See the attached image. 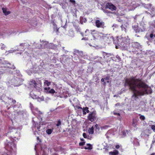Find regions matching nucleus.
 Segmentation results:
<instances>
[{
  "label": "nucleus",
  "mask_w": 155,
  "mask_h": 155,
  "mask_svg": "<svg viewBox=\"0 0 155 155\" xmlns=\"http://www.w3.org/2000/svg\"><path fill=\"white\" fill-rule=\"evenodd\" d=\"M53 129H48L46 130V132L48 134H50L53 131Z\"/></svg>",
  "instance_id": "dca6fc26"
},
{
  "label": "nucleus",
  "mask_w": 155,
  "mask_h": 155,
  "mask_svg": "<svg viewBox=\"0 0 155 155\" xmlns=\"http://www.w3.org/2000/svg\"><path fill=\"white\" fill-rule=\"evenodd\" d=\"M35 127H36L37 129V130H38V131H39L41 130V126L40 124H38V123H37V124H36Z\"/></svg>",
  "instance_id": "f3484780"
},
{
  "label": "nucleus",
  "mask_w": 155,
  "mask_h": 155,
  "mask_svg": "<svg viewBox=\"0 0 155 155\" xmlns=\"http://www.w3.org/2000/svg\"><path fill=\"white\" fill-rule=\"evenodd\" d=\"M8 100L7 102H6L5 104H8V106H9V107H13L14 108H16L17 106L16 104L14 105H13L16 103V101L13 99L9 98L8 97Z\"/></svg>",
  "instance_id": "39448f33"
},
{
  "label": "nucleus",
  "mask_w": 155,
  "mask_h": 155,
  "mask_svg": "<svg viewBox=\"0 0 155 155\" xmlns=\"http://www.w3.org/2000/svg\"><path fill=\"white\" fill-rule=\"evenodd\" d=\"M124 86L129 87V90H131L133 94L132 97L135 100L138 98V96L143 95L144 94H151L152 90L151 88L148 91V86L141 78H137L136 76H132L130 78L125 79Z\"/></svg>",
  "instance_id": "f257e3e1"
},
{
  "label": "nucleus",
  "mask_w": 155,
  "mask_h": 155,
  "mask_svg": "<svg viewBox=\"0 0 155 155\" xmlns=\"http://www.w3.org/2000/svg\"><path fill=\"white\" fill-rule=\"evenodd\" d=\"M78 108V109H82V108H82L81 107H80L79 106Z\"/></svg>",
  "instance_id": "79ce46f5"
},
{
  "label": "nucleus",
  "mask_w": 155,
  "mask_h": 155,
  "mask_svg": "<svg viewBox=\"0 0 155 155\" xmlns=\"http://www.w3.org/2000/svg\"><path fill=\"white\" fill-rule=\"evenodd\" d=\"M58 31V29H57V31Z\"/></svg>",
  "instance_id": "3c124183"
},
{
  "label": "nucleus",
  "mask_w": 155,
  "mask_h": 155,
  "mask_svg": "<svg viewBox=\"0 0 155 155\" xmlns=\"http://www.w3.org/2000/svg\"><path fill=\"white\" fill-rule=\"evenodd\" d=\"M81 40H84L85 41H87L88 40V38H83L81 39Z\"/></svg>",
  "instance_id": "7c9ffc66"
},
{
  "label": "nucleus",
  "mask_w": 155,
  "mask_h": 155,
  "mask_svg": "<svg viewBox=\"0 0 155 155\" xmlns=\"http://www.w3.org/2000/svg\"><path fill=\"white\" fill-rule=\"evenodd\" d=\"M105 6L106 8H108L111 11H114L117 9V7L113 4L110 2L107 3Z\"/></svg>",
  "instance_id": "6e6552de"
},
{
  "label": "nucleus",
  "mask_w": 155,
  "mask_h": 155,
  "mask_svg": "<svg viewBox=\"0 0 155 155\" xmlns=\"http://www.w3.org/2000/svg\"><path fill=\"white\" fill-rule=\"evenodd\" d=\"M25 43H21L20 44V46H22V47H24L25 46Z\"/></svg>",
  "instance_id": "72a5a7b5"
},
{
  "label": "nucleus",
  "mask_w": 155,
  "mask_h": 155,
  "mask_svg": "<svg viewBox=\"0 0 155 155\" xmlns=\"http://www.w3.org/2000/svg\"><path fill=\"white\" fill-rule=\"evenodd\" d=\"M153 36L155 37V34L153 35Z\"/></svg>",
  "instance_id": "8fccbe9b"
},
{
  "label": "nucleus",
  "mask_w": 155,
  "mask_h": 155,
  "mask_svg": "<svg viewBox=\"0 0 155 155\" xmlns=\"http://www.w3.org/2000/svg\"><path fill=\"white\" fill-rule=\"evenodd\" d=\"M104 12L105 13H113V12L110 11H108V10H106L105 11H104Z\"/></svg>",
  "instance_id": "c85d7f7f"
},
{
  "label": "nucleus",
  "mask_w": 155,
  "mask_h": 155,
  "mask_svg": "<svg viewBox=\"0 0 155 155\" xmlns=\"http://www.w3.org/2000/svg\"><path fill=\"white\" fill-rule=\"evenodd\" d=\"M139 116H140V119H141V120H144L145 119V117L144 116L141 115L140 114H139Z\"/></svg>",
  "instance_id": "4be33fe9"
},
{
  "label": "nucleus",
  "mask_w": 155,
  "mask_h": 155,
  "mask_svg": "<svg viewBox=\"0 0 155 155\" xmlns=\"http://www.w3.org/2000/svg\"><path fill=\"white\" fill-rule=\"evenodd\" d=\"M88 132L90 134H93L94 133V128L93 127L89 128L88 130Z\"/></svg>",
  "instance_id": "2eb2a0df"
},
{
  "label": "nucleus",
  "mask_w": 155,
  "mask_h": 155,
  "mask_svg": "<svg viewBox=\"0 0 155 155\" xmlns=\"http://www.w3.org/2000/svg\"><path fill=\"white\" fill-rule=\"evenodd\" d=\"M8 134H11V133H11V132H8Z\"/></svg>",
  "instance_id": "49530a36"
},
{
  "label": "nucleus",
  "mask_w": 155,
  "mask_h": 155,
  "mask_svg": "<svg viewBox=\"0 0 155 155\" xmlns=\"http://www.w3.org/2000/svg\"><path fill=\"white\" fill-rule=\"evenodd\" d=\"M82 110L84 115H85L87 113H89L90 112V111L88 110V108L87 107H83L82 108Z\"/></svg>",
  "instance_id": "1a4fd4ad"
},
{
  "label": "nucleus",
  "mask_w": 155,
  "mask_h": 155,
  "mask_svg": "<svg viewBox=\"0 0 155 155\" xmlns=\"http://www.w3.org/2000/svg\"><path fill=\"white\" fill-rule=\"evenodd\" d=\"M136 44H138V43H136Z\"/></svg>",
  "instance_id": "5fc2aeb1"
},
{
  "label": "nucleus",
  "mask_w": 155,
  "mask_h": 155,
  "mask_svg": "<svg viewBox=\"0 0 155 155\" xmlns=\"http://www.w3.org/2000/svg\"><path fill=\"white\" fill-rule=\"evenodd\" d=\"M2 10L3 11V13H4L5 15H8V14L10 13V12L9 11H7V9L6 8H2Z\"/></svg>",
  "instance_id": "9d476101"
},
{
  "label": "nucleus",
  "mask_w": 155,
  "mask_h": 155,
  "mask_svg": "<svg viewBox=\"0 0 155 155\" xmlns=\"http://www.w3.org/2000/svg\"><path fill=\"white\" fill-rule=\"evenodd\" d=\"M151 129L153 130V131L155 132V125H152L151 127Z\"/></svg>",
  "instance_id": "cd10ccee"
},
{
  "label": "nucleus",
  "mask_w": 155,
  "mask_h": 155,
  "mask_svg": "<svg viewBox=\"0 0 155 155\" xmlns=\"http://www.w3.org/2000/svg\"><path fill=\"white\" fill-rule=\"evenodd\" d=\"M57 124H56V126L57 127H58L61 125V120L59 119L57 121Z\"/></svg>",
  "instance_id": "aec40b11"
},
{
  "label": "nucleus",
  "mask_w": 155,
  "mask_h": 155,
  "mask_svg": "<svg viewBox=\"0 0 155 155\" xmlns=\"http://www.w3.org/2000/svg\"><path fill=\"white\" fill-rule=\"evenodd\" d=\"M44 90L45 91H46L47 93H48V91L50 90V87H48V88L45 87L44 88Z\"/></svg>",
  "instance_id": "b1692460"
},
{
  "label": "nucleus",
  "mask_w": 155,
  "mask_h": 155,
  "mask_svg": "<svg viewBox=\"0 0 155 155\" xmlns=\"http://www.w3.org/2000/svg\"><path fill=\"white\" fill-rule=\"evenodd\" d=\"M70 2L72 3L73 4H74L75 3V1L74 0H70Z\"/></svg>",
  "instance_id": "473e14b6"
},
{
  "label": "nucleus",
  "mask_w": 155,
  "mask_h": 155,
  "mask_svg": "<svg viewBox=\"0 0 155 155\" xmlns=\"http://www.w3.org/2000/svg\"><path fill=\"white\" fill-rule=\"evenodd\" d=\"M91 33L94 38L96 39L100 38L101 35H103L102 33L99 32L95 30H91Z\"/></svg>",
  "instance_id": "20e7f679"
},
{
  "label": "nucleus",
  "mask_w": 155,
  "mask_h": 155,
  "mask_svg": "<svg viewBox=\"0 0 155 155\" xmlns=\"http://www.w3.org/2000/svg\"><path fill=\"white\" fill-rule=\"evenodd\" d=\"M85 143V142H81L79 143V146H83L84 145Z\"/></svg>",
  "instance_id": "393cba45"
},
{
  "label": "nucleus",
  "mask_w": 155,
  "mask_h": 155,
  "mask_svg": "<svg viewBox=\"0 0 155 155\" xmlns=\"http://www.w3.org/2000/svg\"><path fill=\"white\" fill-rule=\"evenodd\" d=\"M44 83L47 85V86H49L51 85L50 82H49L48 80H45Z\"/></svg>",
  "instance_id": "412c9836"
},
{
  "label": "nucleus",
  "mask_w": 155,
  "mask_h": 155,
  "mask_svg": "<svg viewBox=\"0 0 155 155\" xmlns=\"http://www.w3.org/2000/svg\"><path fill=\"white\" fill-rule=\"evenodd\" d=\"M17 134V132H16L15 134Z\"/></svg>",
  "instance_id": "4d7b16f0"
},
{
  "label": "nucleus",
  "mask_w": 155,
  "mask_h": 155,
  "mask_svg": "<svg viewBox=\"0 0 155 155\" xmlns=\"http://www.w3.org/2000/svg\"><path fill=\"white\" fill-rule=\"evenodd\" d=\"M1 49H3V47H1Z\"/></svg>",
  "instance_id": "a18cd8bd"
},
{
  "label": "nucleus",
  "mask_w": 155,
  "mask_h": 155,
  "mask_svg": "<svg viewBox=\"0 0 155 155\" xmlns=\"http://www.w3.org/2000/svg\"><path fill=\"white\" fill-rule=\"evenodd\" d=\"M17 104L18 105V108L19 107L21 106V104H20L19 103H17V104Z\"/></svg>",
  "instance_id": "58836bf2"
},
{
  "label": "nucleus",
  "mask_w": 155,
  "mask_h": 155,
  "mask_svg": "<svg viewBox=\"0 0 155 155\" xmlns=\"http://www.w3.org/2000/svg\"><path fill=\"white\" fill-rule=\"evenodd\" d=\"M38 139H39V137H37V139L38 140Z\"/></svg>",
  "instance_id": "09e8293b"
},
{
  "label": "nucleus",
  "mask_w": 155,
  "mask_h": 155,
  "mask_svg": "<svg viewBox=\"0 0 155 155\" xmlns=\"http://www.w3.org/2000/svg\"><path fill=\"white\" fill-rule=\"evenodd\" d=\"M95 127L97 129H98V130H99L100 129V127L98 125L96 124L95 125Z\"/></svg>",
  "instance_id": "bb28decb"
},
{
  "label": "nucleus",
  "mask_w": 155,
  "mask_h": 155,
  "mask_svg": "<svg viewBox=\"0 0 155 155\" xmlns=\"http://www.w3.org/2000/svg\"><path fill=\"white\" fill-rule=\"evenodd\" d=\"M7 66L8 67L11 68L10 66H9V65H10V63H7Z\"/></svg>",
  "instance_id": "4c0bfd02"
},
{
  "label": "nucleus",
  "mask_w": 155,
  "mask_h": 155,
  "mask_svg": "<svg viewBox=\"0 0 155 155\" xmlns=\"http://www.w3.org/2000/svg\"><path fill=\"white\" fill-rule=\"evenodd\" d=\"M83 136L85 138H87V139H89L90 138V136L88 135H87L85 133H83Z\"/></svg>",
  "instance_id": "a211bd4d"
},
{
  "label": "nucleus",
  "mask_w": 155,
  "mask_h": 155,
  "mask_svg": "<svg viewBox=\"0 0 155 155\" xmlns=\"http://www.w3.org/2000/svg\"><path fill=\"white\" fill-rule=\"evenodd\" d=\"M127 132V130H124L122 131V135L124 137H125L126 136Z\"/></svg>",
  "instance_id": "5701e85b"
},
{
  "label": "nucleus",
  "mask_w": 155,
  "mask_h": 155,
  "mask_svg": "<svg viewBox=\"0 0 155 155\" xmlns=\"http://www.w3.org/2000/svg\"><path fill=\"white\" fill-rule=\"evenodd\" d=\"M104 55L107 56V57H109L111 55V54L110 53H104Z\"/></svg>",
  "instance_id": "a878e982"
},
{
  "label": "nucleus",
  "mask_w": 155,
  "mask_h": 155,
  "mask_svg": "<svg viewBox=\"0 0 155 155\" xmlns=\"http://www.w3.org/2000/svg\"><path fill=\"white\" fill-rule=\"evenodd\" d=\"M114 115H117L118 116H120V114L119 113H117L116 112H114Z\"/></svg>",
  "instance_id": "2f4dec72"
},
{
  "label": "nucleus",
  "mask_w": 155,
  "mask_h": 155,
  "mask_svg": "<svg viewBox=\"0 0 155 155\" xmlns=\"http://www.w3.org/2000/svg\"><path fill=\"white\" fill-rule=\"evenodd\" d=\"M115 147L117 149H119L120 147V146L118 145H116L115 146Z\"/></svg>",
  "instance_id": "c9c22d12"
},
{
  "label": "nucleus",
  "mask_w": 155,
  "mask_h": 155,
  "mask_svg": "<svg viewBox=\"0 0 155 155\" xmlns=\"http://www.w3.org/2000/svg\"><path fill=\"white\" fill-rule=\"evenodd\" d=\"M55 92V90L53 89H51L48 91V93L49 94H54Z\"/></svg>",
  "instance_id": "6ab92c4d"
},
{
  "label": "nucleus",
  "mask_w": 155,
  "mask_h": 155,
  "mask_svg": "<svg viewBox=\"0 0 155 155\" xmlns=\"http://www.w3.org/2000/svg\"><path fill=\"white\" fill-rule=\"evenodd\" d=\"M137 120L136 119L134 118L132 120V125L134 127H137Z\"/></svg>",
  "instance_id": "9b49d317"
},
{
  "label": "nucleus",
  "mask_w": 155,
  "mask_h": 155,
  "mask_svg": "<svg viewBox=\"0 0 155 155\" xmlns=\"http://www.w3.org/2000/svg\"><path fill=\"white\" fill-rule=\"evenodd\" d=\"M154 154H155V153H152L151 155H154Z\"/></svg>",
  "instance_id": "de8ad7c7"
},
{
  "label": "nucleus",
  "mask_w": 155,
  "mask_h": 155,
  "mask_svg": "<svg viewBox=\"0 0 155 155\" xmlns=\"http://www.w3.org/2000/svg\"><path fill=\"white\" fill-rule=\"evenodd\" d=\"M133 28L136 33H139L144 31L146 29L145 25L140 23L139 25L137 24L133 26Z\"/></svg>",
  "instance_id": "7ed1b4c3"
},
{
  "label": "nucleus",
  "mask_w": 155,
  "mask_h": 155,
  "mask_svg": "<svg viewBox=\"0 0 155 155\" xmlns=\"http://www.w3.org/2000/svg\"><path fill=\"white\" fill-rule=\"evenodd\" d=\"M121 30L122 31H124L125 32H127V27L125 25V24L122 25L121 26Z\"/></svg>",
  "instance_id": "4468645a"
},
{
  "label": "nucleus",
  "mask_w": 155,
  "mask_h": 155,
  "mask_svg": "<svg viewBox=\"0 0 155 155\" xmlns=\"http://www.w3.org/2000/svg\"><path fill=\"white\" fill-rule=\"evenodd\" d=\"M80 34H81V35H82V37H84V34L82 32H80Z\"/></svg>",
  "instance_id": "a19ab883"
},
{
  "label": "nucleus",
  "mask_w": 155,
  "mask_h": 155,
  "mask_svg": "<svg viewBox=\"0 0 155 155\" xmlns=\"http://www.w3.org/2000/svg\"><path fill=\"white\" fill-rule=\"evenodd\" d=\"M81 141H84V139H81Z\"/></svg>",
  "instance_id": "c03bdc74"
},
{
  "label": "nucleus",
  "mask_w": 155,
  "mask_h": 155,
  "mask_svg": "<svg viewBox=\"0 0 155 155\" xmlns=\"http://www.w3.org/2000/svg\"><path fill=\"white\" fill-rule=\"evenodd\" d=\"M13 138H16V137L13 136H11V142H8L5 146V148L6 150L9 151H11L13 150V148L15 147L16 145L14 143V140H15Z\"/></svg>",
  "instance_id": "f03ea898"
},
{
  "label": "nucleus",
  "mask_w": 155,
  "mask_h": 155,
  "mask_svg": "<svg viewBox=\"0 0 155 155\" xmlns=\"http://www.w3.org/2000/svg\"><path fill=\"white\" fill-rule=\"evenodd\" d=\"M77 51V52H78V53H79V51Z\"/></svg>",
  "instance_id": "603ef678"
},
{
  "label": "nucleus",
  "mask_w": 155,
  "mask_h": 155,
  "mask_svg": "<svg viewBox=\"0 0 155 155\" xmlns=\"http://www.w3.org/2000/svg\"><path fill=\"white\" fill-rule=\"evenodd\" d=\"M153 34L152 33H151V34L150 35V37L151 38H153Z\"/></svg>",
  "instance_id": "f704fd0d"
},
{
  "label": "nucleus",
  "mask_w": 155,
  "mask_h": 155,
  "mask_svg": "<svg viewBox=\"0 0 155 155\" xmlns=\"http://www.w3.org/2000/svg\"><path fill=\"white\" fill-rule=\"evenodd\" d=\"M87 147H84V149L85 150H91L92 149V147L91 144L90 143H87Z\"/></svg>",
  "instance_id": "f8f14e48"
},
{
  "label": "nucleus",
  "mask_w": 155,
  "mask_h": 155,
  "mask_svg": "<svg viewBox=\"0 0 155 155\" xmlns=\"http://www.w3.org/2000/svg\"><path fill=\"white\" fill-rule=\"evenodd\" d=\"M32 83H33L34 84H35V86H36L37 84L36 83L35 81H32Z\"/></svg>",
  "instance_id": "e433bc0d"
},
{
  "label": "nucleus",
  "mask_w": 155,
  "mask_h": 155,
  "mask_svg": "<svg viewBox=\"0 0 155 155\" xmlns=\"http://www.w3.org/2000/svg\"><path fill=\"white\" fill-rule=\"evenodd\" d=\"M96 115V111H93L90 112L87 116L88 120L91 122H93L97 118Z\"/></svg>",
  "instance_id": "423d86ee"
},
{
  "label": "nucleus",
  "mask_w": 155,
  "mask_h": 155,
  "mask_svg": "<svg viewBox=\"0 0 155 155\" xmlns=\"http://www.w3.org/2000/svg\"><path fill=\"white\" fill-rule=\"evenodd\" d=\"M116 58L118 60L120 61V56L118 55H117L116 56Z\"/></svg>",
  "instance_id": "c756f323"
},
{
  "label": "nucleus",
  "mask_w": 155,
  "mask_h": 155,
  "mask_svg": "<svg viewBox=\"0 0 155 155\" xmlns=\"http://www.w3.org/2000/svg\"><path fill=\"white\" fill-rule=\"evenodd\" d=\"M80 53V54H82V52H81V53Z\"/></svg>",
  "instance_id": "864d4df0"
},
{
  "label": "nucleus",
  "mask_w": 155,
  "mask_h": 155,
  "mask_svg": "<svg viewBox=\"0 0 155 155\" xmlns=\"http://www.w3.org/2000/svg\"><path fill=\"white\" fill-rule=\"evenodd\" d=\"M121 45H122V43L121 44Z\"/></svg>",
  "instance_id": "6e6d98bb"
},
{
  "label": "nucleus",
  "mask_w": 155,
  "mask_h": 155,
  "mask_svg": "<svg viewBox=\"0 0 155 155\" xmlns=\"http://www.w3.org/2000/svg\"><path fill=\"white\" fill-rule=\"evenodd\" d=\"M119 153V152L117 150H115L113 152H109V154L110 155H118Z\"/></svg>",
  "instance_id": "ddd939ff"
},
{
  "label": "nucleus",
  "mask_w": 155,
  "mask_h": 155,
  "mask_svg": "<svg viewBox=\"0 0 155 155\" xmlns=\"http://www.w3.org/2000/svg\"><path fill=\"white\" fill-rule=\"evenodd\" d=\"M104 80H105V79L104 78H102L101 79V81L104 82Z\"/></svg>",
  "instance_id": "ea45409f"
},
{
  "label": "nucleus",
  "mask_w": 155,
  "mask_h": 155,
  "mask_svg": "<svg viewBox=\"0 0 155 155\" xmlns=\"http://www.w3.org/2000/svg\"><path fill=\"white\" fill-rule=\"evenodd\" d=\"M89 31V30L86 29V30L85 31V32L86 33L87 31Z\"/></svg>",
  "instance_id": "37998d69"
},
{
  "label": "nucleus",
  "mask_w": 155,
  "mask_h": 155,
  "mask_svg": "<svg viewBox=\"0 0 155 155\" xmlns=\"http://www.w3.org/2000/svg\"><path fill=\"white\" fill-rule=\"evenodd\" d=\"M95 26L97 28H104L105 27V23L104 22L99 20H97L95 21Z\"/></svg>",
  "instance_id": "0eeeda50"
}]
</instances>
